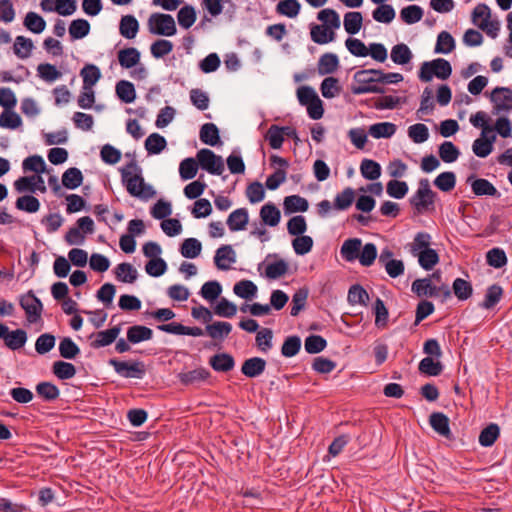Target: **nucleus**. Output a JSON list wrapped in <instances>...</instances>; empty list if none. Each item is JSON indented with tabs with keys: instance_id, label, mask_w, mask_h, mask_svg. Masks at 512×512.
Segmentation results:
<instances>
[{
	"instance_id": "1",
	"label": "nucleus",
	"mask_w": 512,
	"mask_h": 512,
	"mask_svg": "<svg viewBox=\"0 0 512 512\" xmlns=\"http://www.w3.org/2000/svg\"><path fill=\"white\" fill-rule=\"evenodd\" d=\"M120 173L122 183L131 196L142 200H149L156 196V191L152 185L145 182L142 169L135 159L121 168Z\"/></svg>"
},
{
	"instance_id": "2",
	"label": "nucleus",
	"mask_w": 512,
	"mask_h": 512,
	"mask_svg": "<svg viewBox=\"0 0 512 512\" xmlns=\"http://www.w3.org/2000/svg\"><path fill=\"white\" fill-rule=\"evenodd\" d=\"M452 74L450 62L444 58H437L423 62L418 71V78L421 82L428 83L433 77L440 80L448 79Z\"/></svg>"
},
{
	"instance_id": "3",
	"label": "nucleus",
	"mask_w": 512,
	"mask_h": 512,
	"mask_svg": "<svg viewBox=\"0 0 512 512\" xmlns=\"http://www.w3.org/2000/svg\"><path fill=\"white\" fill-rule=\"evenodd\" d=\"M354 84L350 90L354 95H362L367 93L384 94L386 89L377 85L373 69H362L355 72L353 76Z\"/></svg>"
},
{
	"instance_id": "4",
	"label": "nucleus",
	"mask_w": 512,
	"mask_h": 512,
	"mask_svg": "<svg viewBox=\"0 0 512 512\" xmlns=\"http://www.w3.org/2000/svg\"><path fill=\"white\" fill-rule=\"evenodd\" d=\"M148 30L153 35L171 37L177 33V27L172 15L153 13L148 18Z\"/></svg>"
},
{
	"instance_id": "5",
	"label": "nucleus",
	"mask_w": 512,
	"mask_h": 512,
	"mask_svg": "<svg viewBox=\"0 0 512 512\" xmlns=\"http://www.w3.org/2000/svg\"><path fill=\"white\" fill-rule=\"evenodd\" d=\"M115 372L124 378L142 379L146 374V366L143 361H121L116 358H111L108 361Z\"/></svg>"
},
{
	"instance_id": "6",
	"label": "nucleus",
	"mask_w": 512,
	"mask_h": 512,
	"mask_svg": "<svg viewBox=\"0 0 512 512\" xmlns=\"http://www.w3.org/2000/svg\"><path fill=\"white\" fill-rule=\"evenodd\" d=\"M19 305L25 311L29 323L34 324L41 319L43 303L33 290H29L19 297Z\"/></svg>"
},
{
	"instance_id": "7",
	"label": "nucleus",
	"mask_w": 512,
	"mask_h": 512,
	"mask_svg": "<svg viewBox=\"0 0 512 512\" xmlns=\"http://www.w3.org/2000/svg\"><path fill=\"white\" fill-rule=\"evenodd\" d=\"M196 158L200 168L212 175H221L225 169L222 157L208 148L199 150Z\"/></svg>"
},
{
	"instance_id": "8",
	"label": "nucleus",
	"mask_w": 512,
	"mask_h": 512,
	"mask_svg": "<svg viewBox=\"0 0 512 512\" xmlns=\"http://www.w3.org/2000/svg\"><path fill=\"white\" fill-rule=\"evenodd\" d=\"M490 101L494 104L492 110L494 115L512 110V89L509 87H495L490 94Z\"/></svg>"
},
{
	"instance_id": "9",
	"label": "nucleus",
	"mask_w": 512,
	"mask_h": 512,
	"mask_svg": "<svg viewBox=\"0 0 512 512\" xmlns=\"http://www.w3.org/2000/svg\"><path fill=\"white\" fill-rule=\"evenodd\" d=\"M436 198L437 194H424L422 192H415V194L409 199V203L414 209V215L433 212L435 210Z\"/></svg>"
},
{
	"instance_id": "10",
	"label": "nucleus",
	"mask_w": 512,
	"mask_h": 512,
	"mask_svg": "<svg viewBox=\"0 0 512 512\" xmlns=\"http://www.w3.org/2000/svg\"><path fill=\"white\" fill-rule=\"evenodd\" d=\"M466 182L470 184L471 190L476 196H491L494 198L501 196L496 187L487 179L476 178L475 175L472 174L467 178Z\"/></svg>"
},
{
	"instance_id": "11",
	"label": "nucleus",
	"mask_w": 512,
	"mask_h": 512,
	"mask_svg": "<svg viewBox=\"0 0 512 512\" xmlns=\"http://www.w3.org/2000/svg\"><path fill=\"white\" fill-rule=\"evenodd\" d=\"M429 424L440 436H443L448 440H454L450 430V419L446 414L442 412L431 413L429 416Z\"/></svg>"
},
{
	"instance_id": "12",
	"label": "nucleus",
	"mask_w": 512,
	"mask_h": 512,
	"mask_svg": "<svg viewBox=\"0 0 512 512\" xmlns=\"http://www.w3.org/2000/svg\"><path fill=\"white\" fill-rule=\"evenodd\" d=\"M121 327L120 325L113 326L107 330L99 331L97 333H93L89 338L95 336V340L90 343V346L93 349H99L102 347H106L114 343L120 334Z\"/></svg>"
},
{
	"instance_id": "13",
	"label": "nucleus",
	"mask_w": 512,
	"mask_h": 512,
	"mask_svg": "<svg viewBox=\"0 0 512 512\" xmlns=\"http://www.w3.org/2000/svg\"><path fill=\"white\" fill-rule=\"evenodd\" d=\"M211 377V373L204 367H199L187 372L177 374V379L184 386L197 385L207 381Z\"/></svg>"
},
{
	"instance_id": "14",
	"label": "nucleus",
	"mask_w": 512,
	"mask_h": 512,
	"mask_svg": "<svg viewBox=\"0 0 512 512\" xmlns=\"http://www.w3.org/2000/svg\"><path fill=\"white\" fill-rule=\"evenodd\" d=\"M235 262L236 253L231 245H222L216 250L214 264L219 270H229L230 264Z\"/></svg>"
},
{
	"instance_id": "15",
	"label": "nucleus",
	"mask_w": 512,
	"mask_h": 512,
	"mask_svg": "<svg viewBox=\"0 0 512 512\" xmlns=\"http://www.w3.org/2000/svg\"><path fill=\"white\" fill-rule=\"evenodd\" d=\"M208 363L214 371L220 373L230 372L235 367L234 357L226 352L216 353L211 356Z\"/></svg>"
},
{
	"instance_id": "16",
	"label": "nucleus",
	"mask_w": 512,
	"mask_h": 512,
	"mask_svg": "<svg viewBox=\"0 0 512 512\" xmlns=\"http://www.w3.org/2000/svg\"><path fill=\"white\" fill-rule=\"evenodd\" d=\"M266 364L261 357L248 358L242 363L241 373L248 378H256L265 371Z\"/></svg>"
},
{
	"instance_id": "17",
	"label": "nucleus",
	"mask_w": 512,
	"mask_h": 512,
	"mask_svg": "<svg viewBox=\"0 0 512 512\" xmlns=\"http://www.w3.org/2000/svg\"><path fill=\"white\" fill-rule=\"evenodd\" d=\"M199 137L202 143L215 147L222 144L219 128L214 123H205L201 126Z\"/></svg>"
},
{
	"instance_id": "18",
	"label": "nucleus",
	"mask_w": 512,
	"mask_h": 512,
	"mask_svg": "<svg viewBox=\"0 0 512 512\" xmlns=\"http://www.w3.org/2000/svg\"><path fill=\"white\" fill-rule=\"evenodd\" d=\"M495 141L496 134L489 135V133H487L485 136H481L473 142V153L480 158H486L492 153Z\"/></svg>"
},
{
	"instance_id": "19",
	"label": "nucleus",
	"mask_w": 512,
	"mask_h": 512,
	"mask_svg": "<svg viewBox=\"0 0 512 512\" xmlns=\"http://www.w3.org/2000/svg\"><path fill=\"white\" fill-rule=\"evenodd\" d=\"M119 64L124 69H131L140 63L141 54L135 47H127L118 51Z\"/></svg>"
},
{
	"instance_id": "20",
	"label": "nucleus",
	"mask_w": 512,
	"mask_h": 512,
	"mask_svg": "<svg viewBox=\"0 0 512 512\" xmlns=\"http://www.w3.org/2000/svg\"><path fill=\"white\" fill-rule=\"evenodd\" d=\"M362 240L360 238H349L341 246V257L347 262H353L360 256Z\"/></svg>"
},
{
	"instance_id": "21",
	"label": "nucleus",
	"mask_w": 512,
	"mask_h": 512,
	"mask_svg": "<svg viewBox=\"0 0 512 512\" xmlns=\"http://www.w3.org/2000/svg\"><path fill=\"white\" fill-rule=\"evenodd\" d=\"M249 222V214L246 208H238L228 216L226 224L233 232L244 230Z\"/></svg>"
},
{
	"instance_id": "22",
	"label": "nucleus",
	"mask_w": 512,
	"mask_h": 512,
	"mask_svg": "<svg viewBox=\"0 0 512 512\" xmlns=\"http://www.w3.org/2000/svg\"><path fill=\"white\" fill-rule=\"evenodd\" d=\"M309 208L307 199L299 195L286 196L283 201V210L285 215L296 212H306Z\"/></svg>"
},
{
	"instance_id": "23",
	"label": "nucleus",
	"mask_w": 512,
	"mask_h": 512,
	"mask_svg": "<svg viewBox=\"0 0 512 512\" xmlns=\"http://www.w3.org/2000/svg\"><path fill=\"white\" fill-rule=\"evenodd\" d=\"M28 334L26 330L18 328L15 330L8 331L6 338L4 339L5 346L12 350L16 351L23 348L27 342Z\"/></svg>"
},
{
	"instance_id": "24",
	"label": "nucleus",
	"mask_w": 512,
	"mask_h": 512,
	"mask_svg": "<svg viewBox=\"0 0 512 512\" xmlns=\"http://www.w3.org/2000/svg\"><path fill=\"white\" fill-rule=\"evenodd\" d=\"M260 218L264 225L275 227L281 220V212L274 203L268 202L261 207Z\"/></svg>"
},
{
	"instance_id": "25",
	"label": "nucleus",
	"mask_w": 512,
	"mask_h": 512,
	"mask_svg": "<svg viewBox=\"0 0 512 512\" xmlns=\"http://www.w3.org/2000/svg\"><path fill=\"white\" fill-rule=\"evenodd\" d=\"M339 67V58L334 53H324L317 64L318 74L321 76L334 73Z\"/></svg>"
},
{
	"instance_id": "26",
	"label": "nucleus",
	"mask_w": 512,
	"mask_h": 512,
	"mask_svg": "<svg viewBox=\"0 0 512 512\" xmlns=\"http://www.w3.org/2000/svg\"><path fill=\"white\" fill-rule=\"evenodd\" d=\"M152 337V329L143 325H133L127 329V341L131 344L149 341Z\"/></svg>"
},
{
	"instance_id": "27",
	"label": "nucleus",
	"mask_w": 512,
	"mask_h": 512,
	"mask_svg": "<svg viewBox=\"0 0 512 512\" xmlns=\"http://www.w3.org/2000/svg\"><path fill=\"white\" fill-rule=\"evenodd\" d=\"M139 31V22L133 15H124L119 23V32L126 39H133Z\"/></svg>"
},
{
	"instance_id": "28",
	"label": "nucleus",
	"mask_w": 512,
	"mask_h": 512,
	"mask_svg": "<svg viewBox=\"0 0 512 512\" xmlns=\"http://www.w3.org/2000/svg\"><path fill=\"white\" fill-rule=\"evenodd\" d=\"M310 35L312 41L320 45L327 44L335 39V33L332 29L317 24H312Z\"/></svg>"
},
{
	"instance_id": "29",
	"label": "nucleus",
	"mask_w": 512,
	"mask_h": 512,
	"mask_svg": "<svg viewBox=\"0 0 512 512\" xmlns=\"http://www.w3.org/2000/svg\"><path fill=\"white\" fill-rule=\"evenodd\" d=\"M37 395L45 402H53L60 396L59 388L52 382H39L35 387Z\"/></svg>"
},
{
	"instance_id": "30",
	"label": "nucleus",
	"mask_w": 512,
	"mask_h": 512,
	"mask_svg": "<svg viewBox=\"0 0 512 512\" xmlns=\"http://www.w3.org/2000/svg\"><path fill=\"white\" fill-rule=\"evenodd\" d=\"M116 95L120 101L129 104L136 99V90L134 84L127 80H120L115 86Z\"/></svg>"
},
{
	"instance_id": "31",
	"label": "nucleus",
	"mask_w": 512,
	"mask_h": 512,
	"mask_svg": "<svg viewBox=\"0 0 512 512\" xmlns=\"http://www.w3.org/2000/svg\"><path fill=\"white\" fill-rule=\"evenodd\" d=\"M84 176L77 167H70L62 174V185L74 190L83 184Z\"/></svg>"
},
{
	"instance_id": "32",
	"label": "nucleus",
	"mask_w": 512,
	"mask_h": 512,
	"mask_svg": "<svg viewBox=\"0 0 512 512\" xmlns=\"http://www.w3.org/2000/svg\"><path fill=\"white\" fill-rule=\"evenodd\" d=\"M80 76L83 78V89L90 90L101 78V71L94 64H86L81 69Z\"/></svg>"
},
{
	"instance_id": "33",
	"label": "nucleus",
	"mask_w": 512,
	"mask_h": 512,
	"mask_svg": "<svg viewBox=\"0 0 512 512\" xmlns=\"http://www.w3.org/2000/svg\"><path fill=\"white\" fill-rule=\"evenodd\" d=\"M397 130V126L391 122H379L369 127L368 133L375 139L390 138Z\"/></svg>"
},
{
	"instance_id": "34",
	"label": "nucleus",
	"mask_w": 512,
	"mask_h": 512,
	"mask_svg": "<svg viewBox=\"0 0 512 512\" xmlns=\"http://www.w3.org/2000/svg\"><path fill=\"white\" fill-rule=\"evenodd\" d=\"M390 57L395 64L406 65L412 60L413 54L406 44L399 43L392 47Z\"/></svg>"
},
{
	"instance_id": "35",
	"label": "nucleus",
	"mask_w": 512,
	"mask_h": 512,
	"mask_svg": "<svg viewBox=\"0 0 512 512\" xmlns=\"http://www.w3.org/2000/svg\"><path fill=\"white\" fill-rule=\"evenodd\" d=\"M144 145L148 155H157L167 147V141L159 133H152L146 138Z\"/></svg>"
},
{
	"instance_id": "36",
	"label": "nucleus",
	"mask_w": 512,
	"mask_h": 512,
	"mask_svg": "<svg viewBox=\"0 0 512 512\" xmlns=\"http://www.w3.org/2000/svg\"><path fill=\"white\" fill-rule=\"evenodd\" d=\"M380 164L372 159H363L360 164V172L363 178L370 181H375L381 176Z\"/></svg>"
},
{
	"instance_id": "37",
	"label": "nucleus",
	"mask_w": 512,
	"mask_h": 512,
	"mask_svg": "<svg viewBox=\"0 0 512 512\" xmlns=\"http://www.w3.org/2000/svg\"><path fill=\"white\" fill-rule=\"evenodd\" d=\"M443 369L444 366L440 361L434 360L429 356L423 358L418 365L420 373L433 377L439 376L443 372Z\"/></svg>"
},
{
	"instance_id": "38",
	"label": "nucleus",
	"mask_w": 512,
	"mask_h": 512,
	"mask_svg": "<svg viewBox=\"0 0 512 512\" xmlns=\"http://www.w3.org/2000/svg\"><path fill=\"white\" fill-rule=\"evenodd\" d=\"M24 27L34 34H40L46 28V21L44 18L36 12L30 11L26 14L24 21Z\"/></svg>"
},
{
	"instance_id": "39",
	"label": "nucleus",
	"mask_w": 512,
	"mask_h": 512,
	"mask_svg": "<svg viewBox=\"0 0 512 512\" xmlns=\"http://www.w3.org/2000/svg\"><path fill=\"white\" fill-rule=\"evenodd\" d=\"M114 273L116 278L124 283H133L138 277L137 270L133 267L132 264L127 262L118 264L114 269Z\"/></svg>"
},
{
	"instance_id": "40",
	"label": "nucleus",
	"mask_w": 512,
	"mask_h": 512,
	"mask_svg": "<svg viewBox=\"0 0 512 512\" xmlns=\"http://www.w3.org/2000/svg\"><path fill=\"white\" fill-rule=\"evenodd\" d=\"M500 436V428L496 423H490L483 428L479 435V444L483 447H491Z\"/></svg>"
},
{
	"instance_id": "41",
	"label": "nucleus",
	"mask_w": 512,
	"mask_h": 512,
	"mask_svg": "<svg viewBox=\"0 0 512 512\" xmlns=\"http://www.w3.org/2000/svg\"><path fill=\"white\" fill-rule=\"evenodd\" d=\"M503 296V288L499 284H493L486 290L484 300L480 306L484 309H491L496 306Z\"/></svg>"
},
{
	"instance_id": "42",
	"label": "nucleus",
	"mask_w": 512,
	"mask_h": 512,
	"mask_svg": "<svg viewBox=\"0 0 512 512\" xmlns=\"http://www.w3.org/2000/svg\"><path fill=\"white\" fill-rule=\"evenodd\" d=\"M52 373L60 380H68L76 375V367L70 362L58 360L52 365Z\"/></svg>"
},
{
	"instance_id": "43",
	"label": "nucleus",
	"mask_w": 512,
	"mask_h": 512,
	"mask_svg": "<svg viewBox=\"0 0 512 512\" xmlns=\"http://www.w3.org/2000/svg\"><path fill=\"white\" fill-rule=\"evenodd\" d=\"M343 23H344L345 31L348 34H350V35L357 34L360 31V29L362 27V23H363L362 13L358 12V11L347 12L344 15Z\"/></svg>"
},
{
	"instance_id": "44",
	"label": "nucleus",
	"mask_w": 512,
	"mask_h": 512,
	"mask_svg": "<svg viewBox=\"0 0 512 512\" xmlns=\"http://www.w3.org/2000/svg\"><path fill=\"white\" fill-rule=\"evenodd\" d=\"M233 292L240 298L251 300L256 296L257 286L251 280H241L233 287Z\"/></svg>"
},
{
	"instance_id": "45",
	"label": "nucleus",
	"mask_w": 512,
	"mask_h": 512,
	"mask_svg": "<svg viewBox=\"0 0 512 512\" xmlns=\"http://www.w3.org/2000/svg\"><path fill=\"white\" fill-rule=\"evenodd\" d=\"M90 23L86 19H75L69 25V35L71 40H79L86 37L90 32Z\"/></svg>"
},
{
	"instance_id": "46",
	"label": "nucleus",
	"mask_w": 512,
	"mask_h": 512,
	"mask_svg": "<svg viewBox=\"0 0 512 512\" xmlns=\"http://www.w3.org/2000/svg\"><path fill=\"white\" fill-rule=\"evenodd\" d=\"M22 168L24 172H34L35 175L42 174L47 170L43 157L37 154L25 158Z\"/></svg>"
},
{
	"instance_id": "47",
	"label": "nucleus",
	"mask_w": 512,
	"mask_h": 512,
	"mask_svg": "<svg viewBox=\"0 0 512 512\" xmlns=\"http://www.w3.org/2000/svg\"><path fill=\"white\" fill-rule=\"evenodd\" d=\"M412 291L419 297H436V286L432 284L430 277L416 279L412 283Z\"/></svg>"
},
{
	"instance_id": "48",
	"label": "nucleus",
	"mask_w": 512,
	"mask_h": 512,
	"mask_svg": "<svg viewBox=\"0 0 512 512\" xmlns=\"http://www.w3.org/2000/svg\"><path fill=\"white\" fill-rule=\"evenodd\" d=\"M415 256L418 257L419 265L426 271L432 270L440 260L438 252L432 248L420 251Z\"/></svg>"
},
{
	"instance_id": "49",
	"label": "nucleus",
	"mask_w": 512,
	"mask_h": 512,
	"mask_svg": "<svg viewBox=\"0 0 512 512\" xmlns=\"http://www.w3.org/2000/svg\"><path fill=\"white\" fill-rule=\"evenodd\" d=\"M202 250L201 242L196 238H187L180 245V253L183 257L194 259L198 257Z\"/></svg>"
},
{
	"instance_id": "50",
	"label": "nucleus",
	"mask_w": 512,
	"mask_h": 512,
	"mask_svg": "<svg viewBox=\"0 0 512 512\" xmlns=\"http://www.w3.org/2000/svg\"><path fill=\"white\" fill-rule=\"evenodd\" d=\"M452 290L459 301H465L473 294V286L471 282L462 278H456L453 281Z\"/></svg>"
},
{
	"instance_id": "51",
	"label": "nucleus",
	"mask_w": 512,
	"mask_h": 512,
	"mask_svg": "<svg viewBox=\"0 0 512 512\" xmlns=\"http://www.w3.org/2000/svg\"><path fill=\"white\" fill-rule=\"evenodd\" d=\"M301 344V338L298 335L286 337L281 346V355L285 358L296 356L301 349Z\"/></svg>"
},
{
	"instance_id": "52",
	"label": "nucleus",
	"mask_w": 512,
	"mask_h": 512,
	"mask_svg": "<svg viewBox=\"0 0 512 512\" xmlns=\"http://www.w3.org/2000/svg\"><path fill=\"white\" fill-rule=\"evenodd\" d=\"M196 10L192 5H184L177 13V21L183 29H189L196 21Z\"/></svg>"
},
{
	"instance_id": "53",
	"label": "nucleus",
	"mask_w": 512,
	"mask_h": 512,
	"mask_svg": "<svg viewBox=\"0 0 512 512\" xmlns=\"http://www.w3.org/2000/svg\"><path fill=\"white\" fill-rule=\"evenodd\" d=\"M199 167L197 158H185L179 165V174L181 179L184 181L193 179L196 176Z\"/></svg>"
},
{
	"instance_id": "54",
	"label": "nucleus",
	"mask_w": 512,
	"mask_h": 512,
	"mask_svg": "<svg viewBox=\"0 0 512 512\" xmlns=\"http://www.w3.org/2000/svg\"><path fill=\"white\" fill-rule=\"evenodd\" d=\"M15 207L26 213H36L40 209V201L35 196L27 194L17 198Z\"/></svg>"
},
{
	"instance_id": "55",
	"label": "nucleus",
	"mask_w": 512,
	"mask_h": 512,
	"mask_svg": "<svg viewBox=\"0 0 512 512\" xmlns=\"http://www.w3.org/2000/svg\"><path fill=\"white\" fill-rule=\"evenodd\" d=\"M58 349L60 356L68 360H73L80 354V348L70 337L62 338Z\"/></svg>"
},
{
	"instance_id": "56",
	"label": "nucleus",
	"mask_w": 512,
	"mask_h": 512,
	"mask_svg": "<svg viewBox=\"0 0 512 512\" xmlns=\"http://www.w3.org/2000/svg\"><path fill=\"white\" fill-rule=\"evenodd\" d=\"M379 6L373 10L372 17L375 21L380 23L389 24L395 18V10L390 4H385L384 2L378 4Z\"/></svg>"
},
{
	"instance_id": "57",
	"label": "nucleus",
	"mask_w": 512,
	"mask_h": 512,
	"mask_svg": "<svg viewBox=\"0 0 512 512\" xmlns=\"http://www.w3.org/2000/svg\"><path fill=\"white\" fill-rule=\"evenodd\" d=\"M433 184L442 192H450L456 186V175L451 171L442 172L434 179Z\"/></svg>"
},
{
	"instance_id": "58",
	"label": "nucleus",
	"mask_w": 512,
	"mask_h": 512,
	"mask_svg": "<svg viewBox=\"0 0 512 512\" xmlns=\"http://www.w3.org/2000/svg\"><path fill=\"white\" fill-rule=\"evenodd\" d=\"M327 347V341L321 335L311 334L305 338L304 348L308 354H318Z\"/></svg>"
},
{
	"instance_id": "59",
	"label": "nucleus",
	"mask_w": 512,
	"mask_h": 512,
	"mask_svg": "<svg viewBox=\"0 0 512 512\" xmlns=\"http://www.w3.org/2000/svg\"><path fill=\"white\" fill-rule=\"evenodd\" d=\"M34 49L33 41L25 36H17L14 42V53L21 59L28 58Z\"/></svg>"
},
{
	"instance_id": "60",
	"label": "nucleus",
	"mask_w": 512,
	"mask_h": 512,
	"mask_svg": "<svg viewBox=\"0 0 512 512\" xmlns=\"http://www.w3.org/2000/svg\"><path fill=\"white\" fill-rule=\"evenodd\" d=\"M22 125V119L13 109L3 110L0 114V127L15 130Z\"/></svg>"
},
{
	"instance_id": "61",
	"label": "nucleus",
	"mask_w": 512,
	"mask_h": 512,
	"mask_svg": "<svg viewBox=\"0 0 512 512\" xmlns=\"http://www.w3.org/2000/svg\"><path fill=\"white\" fill-rule=\"evenodd\" d=\"M438 153L441 160L445 163L455 162L460 155L458 147L451 141H444L440 144Z\"/></svg>"
},
{
	"instance_id": "62",
	"label": "nucleus",
	"mask_w": 512,
	"mask_h": 512,
	"mask_svg": "<svg viewBox=\"0 0 512 512\" xmlns=\"http://www.w3.org/2000/svg\"><path fill=\"white\" fill-rule=\"evenodd\" d=\"M300 9L301 5L298 0H281L276 5V12L288 18H295L299 14Z\"/></svg>"
},
{
	"instance_id": "63",
	"label": "nucleus",
	"mask_w": 512,
	"mask_h": 512,
	"mask_svg": "<svg viewBox=\"0 0 512 512\" xmlns=\"http://www.w3.org/2000/svg\"><path fill=\"white\" fill-rule=\"evenodd\" d=\"M455 49V40L453 36L447 32L442 31L438 34L435 46V53L448 54Z\"/></svg>"
},
{
	"instance_id": "64",
	"label": "nucleus",
	"mask_w": 512,
	"mask_h": 512,
	"mask_svg": "<svg viewBox=\"0 0 512 512\" xmlns=\"http://www.w3.org/2000/svg\"><path fill=\"white\" fill-rule=\"evenodd\" d=\"M222 293V286L216 280L207 281L201 287L199 294L207 301L214 302Z\"/></svg>"
}]
</instances>
